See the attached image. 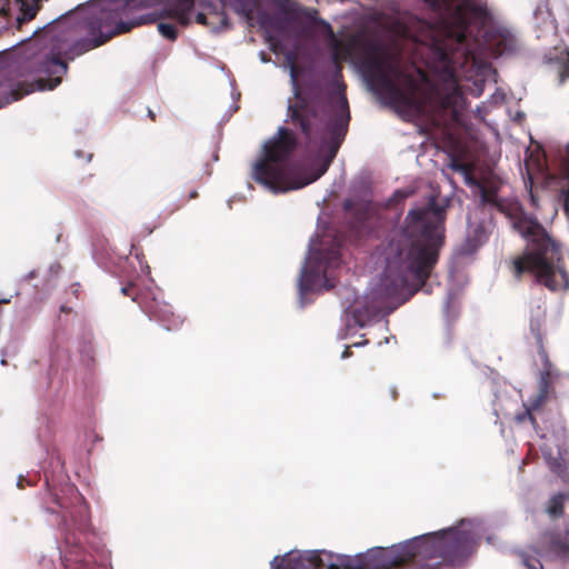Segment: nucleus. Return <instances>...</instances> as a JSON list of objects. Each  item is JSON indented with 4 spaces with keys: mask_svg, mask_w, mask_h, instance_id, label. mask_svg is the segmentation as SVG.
<instances>
[{
    "mask_svg": "<svg viewBox=\"0 0 569 569\" xmlns=\"http://www.w3.org/2000/svg\"><path fill=\"white\" fill-rule=\"evenodd\" d=\"M157 0H90L86 4L83 27L86 37L76 39L64 51L66 59L76 58L104 44L114 36L126 33L137 26L152 23L156 12L142 13Z\"/></svg>",
    "mask_w": 569,
    "mask_h": 569,
    "instance_id": "5",
    "label": "nucleus"
},
{
    "mask_svg": "<svg viewBox=\"0 0 569 569\" xmlns=\"http://www.w3.org/2000/svg\"><path fill=\"white\" fill-rule=\"evenodd\" d=\"M539 13H541V10H540V8H537V10L535 11V17H536V19L538 18V14H539Z\"/></svg>",
    "mask_w": 569,
    "mask_h": 569,
    "instance_id": "49",
    "label": "nucleus"
},
{
    "mask_svg": "<svg viewBox=\"0 0 569 569\" xmlns=\"http://www.w3.org/2000/svg\"><path fill=\"white\" fill-rule=\"evenodd\" d=\"M567 151H568V153H569V142H568V144H567Z\"/></svg>",
    "mask_w": 569,
    "mask_h": 569,
    "instance_id": "56",
    "label": "nucleus"
},
{
    "mask_svg": "<svg viewBox=\"0 0 569 569\" xmlns=\"http://www.w3.org/2000/svg\"><path fill=\"white\" fill-rule=\"evenodd\" d=\"M545 398H546L545 390H541V392L531 402L530 408H526L525 412L518 415L516 417V419L519 422H523L526 419H528L531 422V425L535 427L536 426V419L533 418V416L531 413V409L538 408L540 406V403L543 401Z\"/></svg>",
    "mask_w": 569,
    "mask_h": 569,
    "instance_id": "23",
    "label": "nucleus"
},
{
    "mask_svg": "<svg viewBox=\"0 0 569 569\" xmlns=\"http://www.w3.org/2000/svg\"><path fill=\"white\" fill-rule=\"evenodd\" d=\"M546 63L555 66L558 71V83L563 84L569 78V50H555L545 56Z\"/></svg>",
    "mask_w": 569,
    "mask_h": 569,
    "instance_id": "18",
    "label": "nucleus"
},
{
    "mask_svg": "<svg viewBox=\"0 0 569 569\" xmlns=\"http://www.w3.org/2000/svg\"><path fill=\"white\" fill-rule=\"evenodd\" d=\"M271 49H272L273 51H276V46H274V43H271Z\"/></svg>",
    "mask_w": 569,
    "mask_h": 569,
    "instance_id": "53",
    "label": "nucleus"
},
{
    "mask_svg": "<svg viewBox=\"0 0 569 569\" xmlns=\"http://www.w3.org/2000/svg\"><path fill=\"white\" fill-rule=\"evenodd\" d=\"M158 31L163 38H166L168 40H176L178 37V31H177L176 26L170 22H159Z\"/></svg>",
    "mask_w": 569,
    "mask_h": 569,
    "instance_id": "26",
    "label": "nucleus"
},
{
    "mask_svg": "<svg viewBox=\"0 0 569 569\" xmlns=\"http://www.w3.org/2000/svg\"><path fill=\"white\" fill-rule=\"evenodd\" d=\"M486 529L480 518L461 519L451 527L390 547H372L363 551L365 569H389L409 562L428 566V561L460 565L473 553Z\"/></svg>",
    "mask_w": 569,
    "mask_h": 569,
    "instance_id": "4",
    "label": "nucleus"
},
{
    "mask_svg": "<svg viewBox=\"0 0 569 569\" xmlns=\"http://www.w3.org/2000/svg\"><path fill=\"white\" fill-rule=\"evenodd\" d=\"M0 302H9L8 299L0 300Z\"/></svg>",
    "mask_w": 569,
    "mask_h": 569,
    "instance_id": "55",
    "label": "nucleus"
},
{
    "mask_svg": "<svg viewBox=\"0 0 569 569\" xmlns=\"http://www.w3.org/2000/svg\"><path fill=\"white\" fill-rule=\"evenodd\" d=\"M222 2L223 0H204L200 6L217 14ZM161 3L164 4L163 11L166 14L182 26L188 24L194 16V0H157L152 7Z\"/></svg>",
    "mask_w": 569,
    "mask_h": 569,
    "instance_id": "10",
    "label": "nucleus"
},
{
    "mask_svg": "<svg viewBox=\"0 0 569 569\" xmlns=\"http://www.w3.org/2000/svg\"><path fill=\"white\" fill-rule=\"evenodd\" d=\"M545 310L538 306L537 309L531 312L530 317V331L535 335L539 343L542 341L540 329L545 320Z\"/></svg>",
    "mask_w": 569,
    "mask_h": 569,
    "instance_id": "21",
    "label": "nucleus"
},
{
    "mask_svg": "<svg viewBox=\"0 0 569 569\" xmlns=\"http://www.w3.org/2000/svg\"><path fill=\"white\" fill-rule=\"evenodd\" d=\"M448 167L462 176L466 186L479 198L481 206H488L506 214L512 228L527 241L521 259L515 261V272L535 276L537 282L551 291L569 286L567 273L561 266L557 244L536 217L525 211L518 202H506L498 197L500 184L493 179L479 180L459 159L451 158Z\"/></svg>",
    "mask_w": 569,
    "mask_h": 569,
    "instance_id": "3",
    "label": "nucleus"
},
{
    "mask_svg": "<svg viewBox=\"0 0 569 569\" xmlns=\"http://www.w3.org/2000/svg\"><path fill=\"white\" fill-rule=\"evenodd\" d=\"M229 6L237 14L243 17L249 23L257 18L261 9L260 0H223L220 10Z\"/></svg>",
    "mask_w": 569,
    "mask_h": 569,
    "instance_id": "16",
    "label": "nucleus"
},
{
    "mask_svg": "<svg viewBox=\"0 0 569 569\" xmlns=\"http://www.w3.org/2000/svg\"><path fill=\"white\" fill-rule=\"evenodd\" d=\"M130 288H131L130 286L122 287V288H121V292H122L123 295H128V293H129Z\"/></svg>",
    "mask_w": 569,
    "mask_h": 569,
    "instance_id": "44",
    "label": "nucleus"
},
{
    "mask_svg": "<svg viewBox=\"0 0 569 569\" xmlns=\"http://www.w3.org/2000/svg\"><path fill=\"white\" fill-rule=\"evenodd\" d=\"M318 23L323 28V30L328 31L329 33H332V28L329 22H327L323 19H319Z\"/></svg>",
    "mask_w": 569,
    "mask_h": 569,
    "instance_id": "37",
    "label": "nucleus"
},
{
    "mask_svg": "<svg viewBox=\"0 0 569 569\" xmlns=\"http://www.w3.org/2000/svg\"><path fill=\"white\" fill-rule=\"evenodd\" d=\"M410 194V191L408 190H403V189H398L393 192L392 194V200L396 202V203H399L401 201H403L406 198H408Z\"/></svg>",
    "mask_w": 569,
    "mask_h": 569,
    "instance_id": "31",
    "label": "nucleus"
},
{
    "mask_svg": "<svg viewBox=\"0 0 569 569\" xmlns=\"http://www.w3.org/2000/svg\"><path fill=\"white\" fill-rule=\"evenodd\" d=\"M491 540H492V537H491V536H488V537H487V542H488V543H491Z\"/></svg>",
    "mask_w": 569,
    "mask_h": 569,
    "instance_id": "51",
    "label": "nucleus"
},
{
    "mask_svg": "<svg viewBox=\"0 0 569 569\" xmlns=\"http://www.w3.org/2000/svg\"><path fill=\"white\" fill-rule=\"evenodd\" d=\"M148 315L150 320L157 321L168 331L178 330L183 323V318L176 315L172 307L164 301L154 300L148 308Z\"/></svg>",
    "mask_w": 569,
    "mask_h": 569,
    "instance_id": "14",
    "label": "nucleus"
},
{
    "mask_svg": "<svg viewBox=\"0 0 569 569\" xmlns=\"http://www.w3.org/2000/svg\"><path fill=\"white\" fill-rule=\"evenodd\" d=\"M322 559H325L326 569H365L363 552L345 555L325 550Z\"/></svg>",
    "mask_w": 569,
    "mask_h": 569,
    "instance_id": "15",
    "label": "nucleus"
},
{
    "mask_svg": "<svg viewBox=\"0 0 569 569\" xmlns=\"http://www.w3.org/2000/svg\"><path fill=\"white\" fill-rule=\"evenodd\" d=\"M486 48L495 56L512 52L517 47V39L513 33L505 27H492L486 31Z\"/></svg>",
    "mask_w": 569,
    "mask_h": 569,
    "instance_id": "12",
    "label": "nucleus"
},
{
    "mask_svg": "<svg viewBox=\"0 0 569 569\" xmlns=\"http://www.w3.org/2000/svg\"><path fill=\"white\" fill-rule=\"evenodd\" d=\"M213 160H214V161H217V160H218V154H217V153H214V154H213Z\"/></svg>",
    "mask_w": 569,
    "mask_h": 569,
    "instance_id": "52",
    "label": "nucleus"
},
{
    "mask_svg": "<svg viewBox=\"0 0 569 569\" xmlns=\"http://www.w3.org/2000/svg\"><path fill=\"white\" fill-rule=\"evenodd\" d=\"M60 310H61L62 312H69V311H70V308H68V307H66V306H63V305H62V306L60 307Z\"/></svg>",
    "mask_w": 569,
    "mask_h": 569,
    "instance_id": "47",
    "label": "nucleus"
},
{
    "mask_svg": "<svg viewBox=\"0 0 569 569\" xmlns=\"http://www.w3.org/2000/svg\"><path fill=\"white\" fill-rule=\"evenodd\" d=\"M57 348H58V346H57V336H54L52 338V341H50V345H49V352H50L51 356L53 355V352H54V350Z\"/></svg>",
    "mask_w": 569,
    "mask_h": 569,
    "instance_id": "40",
    "label": "nucleus"
},
{
    "mask_svg": "<svg viewBox=\"0 0 569 569\" xmlns=\"http://www.w3.org/2000/svg\"><path fill=\"white\" fill-rule=\"evenodd\" d=\"M389 339H390V338H385V341H383V342H385V343H388V342H389Z\"/></svg>",
    "mask_w": 569,
    "mask_h": 569,
    "instance_id": "54",
    "label": "nucleus"
},
{
    "mask_svg": "<svg viewBox=\"0 0 569 569\" xmlns=\"http://www.w3.org/2000/svg\"><path fill=\"white\" fill-rule=\"evenodd\" d=\"M520 561L527 569H543V566L536 556L529 555L527 552H521Z\"/></svg>",
    "mask_w": 569,
    "mask_h": 569,
    "instance_id": "27",
    "label": "nucleus"
},
{
    "mask_svg": "<svg viewBox=\"0 0 569 569\" xmlns=\"http://www.w3.org/2000/svg\"><path fill=\"white\" fill-rule=\"evenodd\" d=\"M491 99H492L493 101H496V102H497V101H503V99H505V93H503V92H501V91H499V90L497 89V90H496V92L491 96Z\"/></svg>",
    "mask_w": 569,
    "mask_h": 569,
    "instance_id": "38",
    "label": "nucleus"
},
{
    "mask_svg": "<svg viewBox=\"0 0 569 569\" xmlns=\"http://www.w3.org/2000/svg\"><path fill=\"white\" fill-rule=\"evenodd\" d=\"M548 542V552L555 557H565L569 552V530L563 537L550 535L543 538Z\"/></svg>",
    "mask_w": 569,
    "mask_h": 569,
    "instance_id": "19",
    "label": "nucleus"
},
{
    "mask_svg": "<svg viewBox=\"0 0 569 569\" xmlns=\"http://www.w3.org/2000/svg\"><path fill=\"white\" fill-rule=\"evenodd\" d=\"M429 19L410 17L402 30H470L472 21H485L489 11L485 0H425Z\"/></svg>",
    "mask_w": 569,
    "mask_h": 569,
    "instance_id": "7",
    "label": "nucleus"
},
{
    "mask_svg": "<svg viewBox=\"0 0 569 569\" xmlns=\"http://www.w3.org/2000/svg\"><path fill=\"white\" fill-rule=\"evenodd\" d=\"M318 3H320L321 0H316Z\"/></svg>",
    "mask_w": 569,
    "mask_h": 569,
    "instance_id": "57",
    "label": "nucleus"
},
{
    "mask_svg": "<svg viewBox=\"0 0 569 569\" xmlns=\"http://www.w3.org/2000/svg\"><path fill=\"white\" fill-rule=\"evenodd\" d=\"M541 357H542V359H543V361H545V368H543V370L541 371V381H540V383H541V385H546L547 378H548V376L550 375L549 367H550L551 365H550L549 359H548V357H547V355H546V352H545V351H542V352H541Z\"/></svg>",
    "mask_w": 569,
    "mask_h": 569,
    "instance_id": "28",
    "label": "nucleus"
},
{
    "mask_svg": "<svg viewBox=\"0 0 569 569\" xmlns=\"http://www.w3.org/2000/svg\"><path fill=\"white\" fill-rule=\"evenodd\" d=\"M449 203L447 197L430 194L423 206L410 209L402 226L390 232L383 271L370 281L363 296L351 287L340 291L343 312L339 339L381 321L425 284L443 244Z\"/></svg>",
    "mask_w": 569,
    "mask_h": 569,
    "instance_id": "2",
    "label": "nucleus"
},
{
    "mask_svg": "<svg viewBox=\"0 0 569 569\" xmlns=\"http://www.w3.org/2000/svg\"><path fill=\"white\" fill-rule=\"evenodd\" d=\"M341 244L342 237L337 230L318 223L298 277L297 305L300 309L312 303L313 293L333 288V272L341 266Z\"/></svg>",
    "mask_w": 569,
    "mask_h": 569,
    "instance_id": "6",
    "label": "nucleus"
},
{
    "mask_svg": "<svg viewBox=\"0 0 569 569\" xmlns=\"http://www.w3.org/2000/svg\"><path fill=\"white\" fill-rule=\"evenodd\" d=\"M561 196L563 199V209L569 216V187L567 189H562Z\"/></svg>",
    "mask_w": 569,
    "mask_h": 569,
    "instance_id": "34",
    "label": "nucleus"
},
{
    "mask_svg": "<svg viewBox=\"0 0 569 569\" xmlns=\"http://www.w3.org/2000/svg\"><path fill=\"white\" fill-rule=\"evenodd\" d=\"M296 57L295 51H288L282 64L289 70L295 101L288 99L283 124L262 144L251 172L256 182L274 194L301 189L322 177L336 158L350 121L345 86L338 80L341 67L336 53L329 59L332 89L322 100L299 88Z\"/></svg>",
    "mask_w": 569,
    "mask_h": 569,
    "instance_id": "1",
    "label": "nucleus"
},
{
    "mask_svg": "<svg viewBox=\"0 0 569 569\" xmlns=\"http://www.w3.org/2000/svg\"><path fill=\"white\" fill-rule=\"evenodd\" d=\"M325 549L290 550L284 553V569H326Z\"/></svg>",
    "mask_w": 569,
    "mask_h": 569,
    "instance_id": "13",
    "label": "nucleus"
},
{
    "mask_svg": "<svg viewBox=\"0 0 569 569\" xmlns=\"http://www.w3.org/2000/svg\"><path fill=\"white\" fill-rule=\"evenodd\" d=\"M93 335L91 331H87L83 333L80 342H79V352L88 358L92 357L93 348H92Z\"/></svg>",
    "mask_w": 569,
    "mask_h": 569,
    "instance_id": "25",
    "label": "nucleus"
},
{
    "mask_svg": "<svg viewBox=\"0 0 569 569\" xmlns=\"http://www.w3.org/2000/svg\"><path fill=\"white\" fill-rule=\"evenodd\" d=\"M53 21H51L52 23ZM50 24V22H48L47 24H43V26H39L37 27L36 29H33V31L31 32V34L29 37L26 38V40L30 39L31 37H33L34 34H37L40 30H43L44 28H47L48 26Z\"/></svg>",
    "mask_w": 569,
    "mask_h": 569,
    "instance_id": "39",
    "label": "nucleus"
},
{
    "mask_svg": "<svg viewBox=\"0 0 569 569\" xmlns=\"http://www.w3.org/2000/svg\"><path fill=\"white\" fill-rule=\"evenodd\" d=\"M367 343H368V340H367V339H361L360 341H356V342H353V343H352V345H350V346H346L345 350H343V351H342V353H341V359H347V358H349V357H350V351H349L350 347H356V348H358V347L366 346Z\"/></svg>",
    "mask_w": 569,
    "mask_h": 569,
    "instance_id": "30",
    "label": "nucleus"
},
{
    "mask_svg": "<svg viewBox=\"0 0 569 569\" xmlns=\"http://www.w3.org/2000/svg\"><path fill=\"white\" fill-rule=\"evenodd\" d=\"M483 79H476L473 81V88L470 89V93L473 96V97H480L483 92Z\"/></svg>",
    "mask_w": 569,
    "mask_h": 569,
    "instance_id": "29",
    "label": "nucleus"
},
{
    "mask_svg": "<svg viewBox=\"0 0 569 569\" xmlns=\"http://www.w3.org/2000/svg\"><path fill=\"white\" fill-rule=\"evenodd\" d=\"M221 22H222V24H223V26H227V24H228L227 18H226V17H222V18H221Z\"/></svg>",
    "mask_w": 569,
    "mask_h": 569,
    "instance_id": "48",
    "label": "nucleus"
},
{
    "mask_svg": "<svg viewBox=\"0 0 569 569\" xmlns=\"http://www.w3.org/2000/svg\"><path fill=\"white\" fill-rule=\"evenodd\" d=\"M453 296L455 293L452 291H449L443 301V315L447 319L449 318L450 303Z\"/></svg>",
    "mask_w": 569,
    "mask_h": 569,
    "instance_id": "33",
    "label": "nucleus"
},
{
    "mask_svg": "<svg viewBox=\"0 0 569 569\" xmlns=\"http://www.w3.org/2000/svg\"><path fill=\"white\" fill-rule=\"evenodd\" d=\"M198 196V192L196 190L191 191L190 194H189V198L190 199H193Z\"/></svg>",
    "mask_w": 569,
    "mask_h": 569,
    "instance_id": "46",
    "label": "nucleus"
},
{
    "mask_svg": "<svg viewBox=\"0 0 569 569\" xmlns=\"http://www.w3.org/2000/svg\"><path fill=\"white\" fill-rule=\"evenodd\" d=\"M475 232L477 233V237L479 238V241L481 242L485 238V232H483V229L478 226L476 229H475Z\"/></svg>",
    "mask_w": 569,
    "mask_h": 569,
    "instance_id": "41",
    "label": "nucleus"
},
{
    "mask_svg": "<svg viewBox=\"0 0 569 569\" xmlns=\"http://www.w3.org/2000/svg\"><path fill=\"white\" fill-rule=\"evenodd\" d=\"M33 277H36V271H34V270L30 271V272L27 274V279H32Z\"/></svg>",
    "mask_w": 569,
    "mask_h": 569,
    "instance_id": "45",
    "label": "nucleus"
},
{
    "mask_svg": "<svg viewBox=\"0 0 569 569\" xmlns=\"http://www.w3.org/2000/svg\"><path fill=\"white\" fill-rule=\"evenodd\" d=\"M62 493L63 497H60L49 488V499L58 508V510L44 508L46 512L54 516L51 525L58 526L66 533H69L72 527L80 531L87 530L90 523V510L84 497L72 485H67Z\"/></svg>",
    "mask_w": 569,
    "mask_h": 569,
    "instance_id": "8",
    "label": "nucleus"
},
{
    "mask_svg": "<svg viewBox=\"0 0 569 569\" xmlns=\"http://www.w3.org/2000/svg\"><path fill=\"white\" fill-rule=\"evenodd\" d=\"M6 76L7 71L0 69V108L13 102V84L2 83Z\"/></svg>",
    "mask_w": 569,
    "mask_h": 569,
    "instance_id": "22",
    "label": "nucleus"
},
{
    "mask_svg": "<svg viewBox=\"0 0 569 569\" xmlns=\"http://www.w3.org/2000/svg\"><path fill=\"white\" fill-rule=\"evenodd\" d=\"M479 69V74L478 76H487V74H490V73H493L495 71L491 69V67L489 66H483L481 68H478Z\"/></svg>",
    "mask_w": 569,
    "mask_h": 569,
    "instance_id": "36",
    "label": "nucleus"
},
{
    "mask_svg": "<svg viewBox=\"0 0 569 569\" xmlns=\"http://www.w3.org/2000/svg\"><path fill=\"white\" fill-rule=\"evenodd\" d=\"M196 20L198 23L206 24L207 23V16L206 13L199 11L196 13Z\"/></svg>",
    "mask_w": 569,
    "mask_h": 569,
    "instance_id": "35",
    "label": "nucleus"
},
{
    "mask_svg": "<svg viewBox=\"0 0 569 569\" xmlns=\"http://www.w3.org/2000/svg\"><path fill=\"white\" fill-rule=\"evenodd\" d=\"M271 569H284V555L282 557L276 556L270 561Z\"/></svg>",
    "mask_w": 569,
    "mask_h": 569,
    "instance_id": "32",
    "label": "nucleus"
},
{
    "mask_svg": "<svg viewBox=\"0 0 569 569\" xmlns=\"http://www.w3.org/2000/svg\"><path fill=\"white\" fill-rule=\"evenodd\" d=\"M345 210L350 229L357 234L370 232L378 220L377 206L368 200H346Z\"/></svg>",
    "mask_w": 569,
    "mask_h": 569,
    "instance_id": "9",
    "label": "nucleus"
},
{
    "mask_svg": "<svg viewBox=\"0 0 569 569\" xmlns=\"http://www.w3.org/2000/svg\"><path fill=\"white\" fill-rule=\"evenodd\" d=\"M291 10L292 3L290 1L282 2L280 9L274 13H270L261 7V9L258 10L256 22L267 32L274 31L282 33L289 29L293 21L290 14Z\"/></svg>",
    "mask_w": 569,
    "mask_h": 569,
    "instance_id": "11",
    "label": "nucleus"
},
{
    "mask_svg": "<svg viewBox=\"0 0 569 569\" xmlns=\"http://www.w3.org/2000/svg\"><path fill=\"white\" fill-rule=\"evenodd\" d=\"M317 14H318V11L316 9H312L309 11L308 17L313 18V16H317Z\"/></svg>",
    "mask_w": 569,
    "mask_h": 569,
    "instance_id": "43",
    "label": "nucleus"
},
{
    "mask_svg": "<svg viewBox=\"0 0 569 569\" xmlns=\"http://www.w3.org/2000/svg\"><path fill=\"white\" fill-rule=\"evenodd\" d=\"M0 363H1L2 366H6V365H7V360H6L4 358H2V359H1V361H0Z\"/></svg>",
    "mask_w": 569,
    "mask_h": 569,
    "instance_id": "50",
    "label": "nucleus"
},
{
    "mask_svg": "<svg viewBox=\"0 0 569 569\" xmlns=\"http://www.w3.org/2000/svg\"><path fill=\"white\" fill-rule=\"evenodd\" d=\"M561 443L560 439L557 438L555 447L548 442H543L540 447L542 457L552 472L562 475L565 470L563 460L561 458Z\"/></svg>",
    "mask_w": 569,
    "mask_h": 569,
    "instance_id": "17",
    "label": "nucleus"
},
{
    "mask_svg": "<svg viewBox=\"0 0 569 569\" xmlns=\"http://www.w3.org/2000/svg\"><path fill=\"white\" fill-rule=\"evenodd\" d=\"M568 498H569V493H568Z\"/></svg>",
    "mask_w": 569,
    "mask_h": 569,
    "instance_id": "58",
    "label": "nucleus"
},
{
    "mask_svg": "<svg viewBox=\"0 0 569 569\" xmlns=\"http://www.w3.org/2000/svg\"><path fill=\"white\" fill-rule=\"evenodd\" d=\"M259 59H260V61H261L262 63H267V62H270V61H271L270 57H268V56L266 54V52H263V51H260V52H259Z\"/></svg>",
    "mask_w": 569,
    "mask_h": 569,
    "instance_id": "42",
    "label": "nucleus"
},
{
    "mask_svg": "<svg viewBox=\"0 0 569 569\" xmlns=\"http://www.w3.org/2000/svg\"><path fill=\"white\" fill-rule=\"evenodd\" d=\"M563 500V493H557L551 497L547 511L552 518H557L562 513Z\"/></svg>",
    "mask_w": 569,
    "mask_h": 569,
    "instance_id": "24",
    "label": "nucleus"
},
{
    "mask_svg": "<svg viewBox=\"0 0 569 569\" xmlns=\"http://www.w3.org/2000/svg\"><path fill=\"white\" fill-rule=\"evenodd\" d=\"M61 560L66 567H68L69 562H76L79 565L80 569H112L110 565H101L97 568H91L89 562H87L81 555V549L79 547H72L63 557L61 556Z\"/></svg>",
    "mask_w": 569,
    "mask_h": 569,
    "instance_id": "20",
    "label": "nucleus"
}]
</instances>
